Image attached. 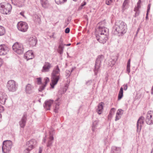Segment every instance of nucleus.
Segmentation results:
<instances>
[{
    "label": "nucleus",
    "instance_id": "obj_1",
    "mask_svg": "<svg viewBox=\"0 0 153 153\" xmlns=\"http://www.w3.org/2000/svg\"><path fill=\"white\" fill-rule=\"evenodd\" d=\"M127 26L126 23L122 21L116 22L113 27L112 33L118 36H122L126 33L127 30Z\"/></svg>",
    "mask_w": 153,
    "mask_h": 153
},
{
    "label": "nucleus",
    "instance_id": "obj_2",
    "mask_svg": "<svg viewBox=\"0 0 153 153\" xmlns=\"http://www.w3.org/2000/svg\"><path fill=\"white\" fill-rule=\"evenodd\" d=\"M60 70L58 65L55 66L51 74V82L50 85L52 88H53L54 86L57 83L60 79Z\"/></svg>",
    "mask_w": 153,
    "mask_h": 153
},
{
    "label": "nucleus",
    "instance_id": "obj_3",
    "mask_svg": "<svg viewBox=\"0 0 153 153\" xmlns=\"http://www.w3.org/2000/svg\"><path fill=\"white\" fill-rule=\"evenodd\" d=\"M104 59V56L102 55H98L96 60L94 71L95 75H97L100 71V68L101 65V62Z\"/></svg>",
    "mask_w": 153,
    "mask_h": 153
},
{
    "label": "nucleus",
    "instance_id": "obj_4",
    "mask_svg": "<svg viewBox=\"0 0 153 153\" xmlns=\"http://www.w3.org/2000/svg\"><path fill=\"white\" fill-rule=\"evenodd\" d=\"M12 143L10 140H5L3 143L2 151L3 153H9L11 150Z\"/></svg>",
    "mask_w": 153,
    "mask_h": 153
},
{
    "label": "nucleus",
    "instance_id": "obj_5",
    "mask_svg": "<svg viewBox=\"0 0 153 153\" xmlns=\"http://www.w3.org/2000/svg\"><path fill=\"white\" fill-rule=\"evenodd\" d=\"M7 87L9 91L14 92L17 89L18 84L14 80H10L8 81Z\"/></svg>",
    "mask_w": 153,
    "mask_h": 153
},
{
    "label": "nucleus",
    "instance_id": "obj_6",
    "mask_svg": "<svg viewBox=\"0 0 153 153\" xmlns=\"http://www.w3.org/2000/svg\"><path fill=\"white\" fill-rule=\"evenodd\" d=\"M12 9V6L10 4H8L6 5L0 4V12L1 13L7 14L10 13Z\"/></svg>",
    "mask_w": 153,
    "mask_h": 153
},
{
    "label": "nucleus",
    "instance_id": "obj_7",
    "mask_svg": "<svg viewBox=\"0 0 153 153\" xmlns=\"http://www.w3.org/2000/svg\"><path fill=\"white\" fill-rule=\"evenodd\" d=\"M14 51L18 54H22L23 53L24 48L22 45L18 42L15 43L12 46Z\"/></svg>",
    "mask_w": 153,
    "mask_h": 153
},
{
    "label": "nucleus",
    "instance_id": "obj_8",
    "mask_svg": "<svg viewBox=\"0 0 153 153\" xmlns=\"http://www.w3.org/2000/svg\"><path fill=\"white\" fill-rule=\"evenodd\" d=\"M17 26L18 30L22 32H26L28 28L27 24L25 22L22 21L19 22Z\"/></svg>",
    "mask_w": 153,
    "mask_h": 153
},
{
    "label": "nucleus",
    "instance_id": "obj_9",
    "mask_svg": "<svg viewBox=\"0 0 153 153\" xmlns=\"http://www.w3.org/2000/svg\"><path fill=\"white\" fill-rule=\"evenodd\" d=\"M146 122L147 124L149 125L153 124V111H148L146 115Z\"/></svg>",
    "mask_w": 153,
    "mask_h": 153
},
{
    "label": "nucleus",
    "instance_id": "obj_10",
    "mask_svg": "<svg viewBox=\"0 0 153 153\" xmlns=\"http://www.w3.org/2000/svg\"><path fill=\"white\" fill-rule=\"evenodd\" d=\"M144 118L143 117H141L138 120L137 123V131L140 132L141 130L142 126L144 122Z\"/></svg>",
    "mask_w": 153,
    "mask_h": 153
},
{
    "label": "nucleus",
    "instance_id": "obj_11",
    "mask_svg": "<svg viewBox=\"0 0 153 153\" xmlns=\"http://www.w3.org/2000/svg\"><path fill=\"white\" fill-rule=\"evenodd\" d=\"M27 116L26 113H24L21 120L19 122L21 128H24L25 126Z\"/></svg>",
    "mask_w": 153,
    "mask_h": 153
},
{
    "label": "nucleus",
    "instance_id": "obj_12",
    "mask_svg": "<svg viewBox=\"0 0 153 153\" xmlns=\"http://www.w3.org/2000/svg\"><path fill=\"white\" fill-rule=\"evenodd\" d=\"M8 51V48L5 45H0V55H5Z\"/></svg>",
    "mask_w": 153,
    "mask_h": 153
},
{
    "label": "nucleus",
    "instance_id": "obj_13",
    "mask_svg": "<svg viewBox=\"0 0 153 153\" xmlns=\"http://www.w3.org/2000/svg\"><path fill=\"white\" fill-rule=\"evenodd\" d=\"M54 130H51L50 131L49 137L47 145V147H50L51 146L53 142L54 139L53 134L54 133Z\"/></svg>",
    "mask_w": 153,
    "mask_h": 153
},
{
    "label": "nucleus",
    "instance_id": "obj_14",
    "mask_svg": "<svg viewBox=\"0 0 153 153\" xmlns=\"http://www.w3.org/2000/svg\"><path fill=\"white\" fill-rule=\"evenodd\" d=\"M28 42L30 46H35L37 42V40L35 36H31L28 39Z\"/></svg>",
    "mask_w": 153,
    "mask_h": 153
},
{
    "label": "nucleus",
    "instance_id": "obj_15",
    "mask_svg": "<svg viewBox=\"0 0 153 153\" xmlns=\"http://www.w3.org/2000/svg\"><path fill=\"white\" fill-rule=\"evenodd\" d=\"M53 102V101L51 100L45 101L43 105L44 108L46 110H50L51 105Z\"/></svg>",
    "mask_w": 153,
    "mask_h": 153
},
{
    "label": "nucleus",
    "instance_id": "obj_16",
    "mask_svg": "<svg viewBox=\"0 0 153 153\" xmlns=\"http://www.w3.org/2000/svg\"><path fill=\"white\" fill-rule=\"evenodd\" d=\"M51 67V64L49 63L46 62L42 67V72H47L49 71Z\"/></svg>",
    "mask_w": 153,
    "mask_h": 153
},
{
    "label": "nucleus",
    "instance_id": "obj_17",
    "mask_svg": "<svg viewBox=\"0 0 153 153\" xmlns=\"http://www.w3.org/2000/svg\"><path fill=\"white\" fill-rule=\"evenodd\" d=\"M12 4L19 7H22L23 5L24 0H11Z\"/></svg>",
    "mask_w": 153,
    "mask_h": 153
},
{
    "label": "nucleus",
    "instance_id": "obj_18",
    "mask_svg": "<svg viewBox=\"0 0 153 153\" xmlns=\"http://www.w3.org/2000/svg\"><path fill=\"white\" fill-rule=\"evenodd\" d=\"M7 96L6 94L4 93H0V103L2 104L5 103Z\"/></svg>",
    "mask_w": 153,
    "mask_h": 153
},
{
    "label": "nucleus",
    "instance_id": "obj_19",
    "mask_svg": "<svg viewBox=\"0 0 153 153\" xmlns=\"http://www.w3.org/2000/svg\"><path fill=\"white\" fill-rule=\"evenodd\" d=\"M99 34L104 33L105 35H108L109 31L108 29L105 27H99Z\"/></svg>",
    "mask_w": 153,
    "mask_h": 153
},
{
    "label": "nucleus",
    "instance_id": "obj_20",
    "mask_svg": "<svg viewBox=\"0 0 153 153\" xmlns=\"http://www.w3.org/2000/svg\"><path fill=\"white\" fill-rule=\"evenodd\" d=\"M24 56L27 60L32 59L34 57L33 53L32 51H29L26 52Z\"/></svg>",
    "mask_w": 153,
    "mask_h": 153
},
{
    "label": "nucleus",
    "instance_id": "obj_21",
    "mask_svg": "<svg viewBox=\"0 0 153 153\" xmlns=\"http://www.w3.org/2000/svg\"><path fill=\"white\" fill-rule=\"evenodd\" d=\"M36 144V141L32 139L27 142L26 145L28 148L30 149H32L33 148L34 146Z\"/></svg>",
    "mask_w": 153,
    "mask_h": 153
},
{
    "label": "nucleus",
    "instance_id": "obj_22",
    "mask_svg": "<svg viewBox=\"0 0 153 153\" xmlns=\"http://www.w3.org/2000/svg\"><path fill=\"white\" fill-rule=\"evenodd\" d=\"M111 153H121V148L112 146L111 148Z\"/></svg>",
    "mask_w": 153,
    "mask_h": 153
},
{
    "label": "nucleus",
    "instance_id": "obj_23",
    "mask_svg": "<svg viewBox=\"0 0 153 153\" xmlns=\"http://www.w3.org/2000/svg\"><path fill=\"white\" fill-rule=\"evenodd\" d=\"M33 87L30 84H28L26 87L25 91L27 94H30L33 92Z\"/></svg>",
    "mask_w": 153,
    "mask_h": 153
},
{
    "label": "nucleus",
    "instance_id": "obj_24",
    "mask_svg": "<svg viewBox=\"0 0 153 153\" xmlns=\"http://www.w3.org/2000/svg\"><path fill=\"white\" fill-rule=\"evenodd\" d=\"M59 98L58 97L55 101V103L56 104L54 108V112L56 113L58 112V110L59 108V105H60L59 100Z\"/></svg>",
    "mask_w": 153,
    "mask_h": 153
},
{
    "label": "nucleus",
    "instance_id": "obj_25",
    "mask_svg": "<svg viewBox=\"0 0 153 153\" xmlns=\"http://www.w3.org/2000/svg\"><path fill=\"white\" fill-rule=\"evenodd\" d=\"M104 105V103L101 102L99 103L98 106V108L97 111L99 114H101L103 109Z\"/></svg>",
    "mask_w": 153,
    "mask_h": 153
},
{
    "label": "nucleus",
    "instance_id": "obj_26",
    "mask_svg": "<svg viewBox=\"0 0 153 153\" xmlns=\"http://www.w3.org/2000/svg\"><path fill=\"white\" fill-rule=\"evenodd\" d=\"M128 7V0H125L123 4L122 9L123 12Z\"/></svg>",
    "mask_w": 153,
    "mask_h": 153
},
{
    "label": "nucleus",
    "instance_id": "obj_27",
    "mask_svg": "<svg viewBox=\"0 0 153 153\" xmlns=\"http://www.w3.org/2000/svg\"><path fill=\"white\" fill-rule=\"evenodd\" d=\"M97 39L100 43L104 44L105 43L108 39V38H106L105 39L102 38H98V37L97 36Z\"/></svg>",
    "mask_w": 153,
    "mask_h": 153
},
{
    "label": "nucleus",
    "instance_id": "obj_28",
    "mask_svg": "<svg viewBox=\"0 0 153 153\" xmlns=\"http://www.w3.org/2000/svg\"><path fill=\"white\" fill-rule=\"evenodd\" d=\"M41 3L42 6L44 8L47 7L48 6V3L47 0H41Z\"/></svg>",
    "mask_w": 153,
    "mask_h": 153
},
{
    "label": "nucleus",
    "instance_id": "obj_29",
    "mask_svg": "<svg viewBox=\"0 0 153 153\" xmlns=\"http://www.w3.org/2000/svg\"><path fill=\"white\" fill-rule=\"evenodd\" d=\"M98 122L99 121L98 120H95L93 122L92 127V130L93 131H94L96 128L98 123Z\"/></svg>",
    "mask_w": 153,
    "mask_h": 153
},
{
    "label": "nucleus",
    "instance_id": "obj_30",
    "mask_svg": "<svg viewBox=\"0 0 153 153\" xmlns=\"http://www.w3.org/2000/svg\"><path fill=\"white\" fill-rule=\"evenodd\" d=\"M5 33V30L4 28L0 25V36L4 35Z\"/></svg>",
    "mask_w": 153,
    "mask_h": 153
},
{
    "label": "nucleus",
    "instance_id": "obj_31",
    "mask_svg": "<svg viewBox=\"0 0 153 153\" xmlns=\"http://www.w3.org/2000/svg\"><path fill=\"white\" fill-rule=\"evenodd\" d=\"M67 1V0H55L56 3L58 4H62Z\"/></svg>",
    "mask_w": 153,
    "mask_h": 153
},
{
    "label": "nucleus",
    "instance_id": "obj_32",
    "mask_svg": "<svg viewBox=\"0 0 153 153\" xmlns=\"http://www.w3.org/2000/svg\"><path fill=\"white\" fill-rule=\"evenodd\" d=\"M108 35H105L104 33L102 34H99L97 36L98 37V38H102L105 39L106 38H108Z\"/></svg>",
    "mask_w": 153,
    "mask_h": 153
},
{
    "label": "nucleus",
    "instance_id": "obj_33",
    "mask_svg": "<svg viewBox=\"0 0 153 153\" xmlns=\"http://www.w3.org/2000/svg\"><path fill=\"white\" fill-rule=\"evenodd\" d=\"M64 44L63 43V40L61 38H60L59 42V47H64Z\"/></svg>",
    "mask_w": 153,
    "mask_h": 153
},
{
    "label": "nucleus",
    "instance_id": "obj_34",
    "mask_svg": "<svg viewBox=\"0 0 153 153\" xmlns=\"http://www.w3.org/2000/svg\"><path fill=\"white\" fill-rule=\"evenodd\" d=\"M116 114H117V115H122L123 114V110L122 109H119L117 111Z\"/></svg>",
    "mask_w": 153,
    "mask_h": 153
},
{
    "label": "nucleus",
    "instance_id": "obj_35",
    "mask_svg": "<svg viewBox=\"0 0 153 153\" xmlns=\"http://www.w3.org/2000/svg\"><path fill=\"white\" fill-rule=\"evenodd\" d=\"M71 73L70 71L68 70H66L65 71V75L67 78H68L71 75Z\"/></svg>",
    "mask_w": 153,
    "mask_h": 153
},
{
    "label": "nucleus",
    "instance_id": "obj_36",
    "mask_svg": "<svg viewBox=\"0 0 153 153\" xmlns=\"http://www.w3.org/2000/svg\"><path fill=\"white\" fill-rule=\"evenodd\" d=\"M64 47H59L58 52L60 54H62L63 53Z\"/></svg>",
    "mask_w": 153,
    "mask_h": 153
},
{
    "label": "nucleus",
    "instance_id": "obj_37",
    "mask_svg": "<svg viewBox=\"0 0 153 153\" xmlns=\"http://www.w3.org/2000/svg\"><path fill=\"white\" fill-rule=\"evenodd\" d=\"M113 0H106L105 3L107 5H110L113 2Z\"/></svg>",
    "mask_w": 153,
    "mask_h": 153
},
{
    "label": "nucleus",
    "instance_id": "obj_38",
    "mask_svg": "<svg viewBox=\"0 0 153 153\" xmlns=\"http://www.w3.org/2000/svg\"><path fill=\"white\" fill-rule=\"evenodd\" d=\"M4 110V108L2 105H0V118H1V113L3 112Z\"/></svg>",
    "mask_w": 153,
    "mask_h": 153
},
{
    "label": "nucleus",
    "instance_id": "obj_39",
    "mask_svg": "<svg viewBox=\"0 0 153 153\" xmlns=\"http://www.w3.org/2000/svg\"><path fill=\"white\" fill-rule=\"evenodd\" d=\"M45 86V85H43L41 86L39 88V91H42L44 89Z\"/></svg>",
    "mask_w": 153,
    "mask_h": 153
},
{
    "label": "nucleus",
    "instance_id": "obj_40",
    "mask_svg": "<svg viewBox=\"0 0 153 153\" xmlns=\"http://www.w3.org/2000/svg\"><path fill=\"white\" fill-rule=\"evenodd\" d=\"M115 111L116 109L115 108H112L110 110V113L113 115L115 112Z\"/></svg>",
    "mask_w": 153,
    "mask_h": 153
},
{
    "label": "nucleus",
    "instance_id": "obj_41",
    "mask_svg": "<svg viewBox=\"0 0 153 153\" xmlns=\"http://www.w3.org/2000/svg\"><path fill=\"white\" fill-rule=\"evenodd\" d=\"M140 7V6L137 5V6L135 7L134 9V11L135 12L139 11V9Z\"/></svg>",
    "mask_w": 153,
    "mask_h": 153
},
{
    "label": "nucleus",
    "instance_id": "obj_42",
    "mask_svg": "<svg viewBox=\"0 0 153 153\" xmlns=\"http://www.w3.org/2000/svg\"><path fill=\"white\" fill-rule=\"evenodd\" d=\"M123 94L119 93L118 95V100H120L123 97Z\"/></svg>",
    "mask_w": 153,
    "mask_h": 153
},
{
    "label": "nucleus",
    "instance_id": "obj_43",
    "mask_svg": "<svg viewBox=\"0 0 153 153\" xmlns=\"http://www.w3.org/2000/svg\"><path fill=\"white\" fill-rule=\"evenodd\" d=\"M32 149H30L28 147V148H27L24 150V153H29L30 151Z\"/></svg>",
    "mask_w": 153,
    "mask_h": 153
},
{
    "label": "nucleus",
    "instance_id": "obj_44",
    "mask_svg": "<svg viewBox=\"0 0 153 153\" xmlns=\"http://www.w3.org/2000/svg\"><path fill=\"white\" fill-rule=\"evenodd\" d=\"M121 118L120 115H117V114H116V116L115 117V120L117 121L118 120H119Z\"/></svg>",
    "mask_w": 153,
    "mask_h": 153
},
{
    "label": "nucleus",
    "instance_id": "obj_45",
    "mask_svg": "<svg viewBox=\"0 0 153 153\" xmlns=\"http://www.w3.org/2000/svg\"><path fill=\"white\" fill-rule=\"evenodd\" d=\"M44 80L45 84L44 85H45V86H46L47 83L49 82V79L48 78L46 77L44 79Z\"/></svg>",
    "mask_w": 153,
    "mask_h": 153
},
{
    "label": "nucleus",
    "instance_id": "obj_46",
    "mask_svg": "<svg viewBox=\"0 0 153 153\" xmlns=\"http://www.w3.org/2000/svg\"><path fill=\"white\" fill-rule=\"evenodd\" d=\"M37 83L39 85H40L42 83L41 78L40 77L37 78Z\"/></svg>",
    "mask_w": 153,
    "mask_h": 153
},
{
    "label": "nucleus",
    "instance_id": "obj_47",
    "mask_svg": "<svg viewBox=\"0 0 153 153\" xmlns=\"http://www.w3.org/2000/svg\"><path fill=\"white\" fill-rule=\"evenodd\" d=\"M92 80H89V81H88L86 83V84L87 85H91V83H92Z\"/></svg>",
    "mask_w": 153,
    "mask_h": 153
},
{
    "label": "nucleus",
    "instance_id": "obj_48",
    "mask_svg": "<svg viewBox=\"0 0 153 153\" xmlns=\"http://www.w3.org/2000/svg\"><path fill=\"white\" fill-rule=\"evenodd\" d=\"M140 14V11H136L134 15V17H136L138 16Z\"/></svg>",
    "mask_w": 153,
    "mask_h": 153
},
{
    "label": "nucleus",
    "instance_id": "obj_49",
    "mask_svg": "<svg viewBox=\"0 0 153 153\" xmlns=\"http://www.w3.org/2000/svg\"><path fill=\"white\" fill-rule=\"evenodd\" d=\"M70 31V28L68 27H67L66 28L65 30V32L66 33H69Z\"/></svg>",
    "mask_w": 153,
    "mask_h": 153
},
{
    "label": "nucleus",
    "instance_id": "obj_50",
    "mask_svg": "<svg viewBox=\"0 0 153 153\" xmlns=\"http://www.w3.org/2000/svg\"><path fill=\"white\" fill-rule=\"evenodd\" d=\"M130 62H131V59H128V62H127V67H130Z\"/></svg>",
    "mask_w": 153,
    "mask_h": 153
},
{
    "label": "nucleus",
    "instance_id": "obj_51",
    "mask_svg": "<svg viewBox=\"0 0 153 153\" xmlns=\"http://www.w3.org/2000/svg\"><path fill=\"white\" fill-rule=\"evenodd\" d=\"M151 5V4H149L148 5V7H147V12H146L149 13V10H150Z\"/></svg>",
    "mask_w": 153,
    "mask_h": 153
},
{
    "label": "nucleus",
    "instance_id": "obj_52",
    "mask_svg": "<svg viewBox=\"0 0 153 153\" xmlns=\"http://www.w3.org/2000/svg\"><path fill=\"white\" fill-rule=\"evenodd\" d=\"M86 4V2H83V3L81 4L80 7L82 8V7H83Z\"/></svg>",
    "mask_w": 153,
    "mask_h": 153
},
{
    "label": "nucleus",
    "instance_id": "obj_53",
    "mask_svg": "<svg viewBox=\"0 0 153 153\" xmlns=\"http://www.w3.org/2000/svg\"><path fill=\"white\" fill-rule=\"evenodd\" d=\"M123 86L124 87V88H123L124 90L125 91H126V90H127V88H128L127 84H126V85H123Z\"/></svg>",
    "mask_w": 153,
    "mask_h": 153
},
{
    "label": "nucleus",
    "instance_id": "obj_54",
    "mask_svg": "<svg viewBox=\"0 0 153 153\" xmlns=\"http://www.w3.org/2000/svg\"><path fill=\"white\" fill-rule=\"evenodd\" d=\"M119 93L123 94V87H121L120 88Z\"/></svg>",
    "mask_w": 153,
    "mask_h": 153
},
{
    "label": "nucleus",
    "instance_id": "obj_55",
    "mask_svg": "<svg viewBox=\"0 0 153 153\" xmlns=\"http://www.w3.org/2000/svg\"><path fill=\"white\" fill-rule=\"evenodd\" d=\"M126 70L127 72H128V74H129V73L130 72V68L127 67Z\"/></svg>",
    "mask_w": 153,
    "mask_h": 153
},
{
    "label": "nucleus",
    "instance_id": "obj_56",
    "mask_svg": "<svg viewBox=\"0 0 153 153\" xmlns=\"http://www.w3.org/2000/svg\"><path fill=\"white\" fill-rule=\"evenodd\" d=\"M66 91V89L65 91H64V89H63V91L62 92H60V91H59V93L61 95L62 94H64L65 92Z\"/></svg>",
    "mask_w": 153,
    "mask_h": 153
},
{
    "label": "nucleus",
    "instance_id": "obj_57",
    "mask_svg": "<svg viewBox=\"0 0 153 153\" xmlns=\"http://www.w3.org/2000/svg\"><path fill=\"white\" fill-rule=\"evenodd\" d=\"M141 1L140 0H139L138 2L137 3V5L140 6V4L141 3Z\"/></svg>",
    "mask_w": 153,
    "mask_h": 153
},
{
    "label": "nucleus",
    "instance_id": "obj_58",
    "mask_svg": "<svg viewBox=\"0 0 153 153\" xmlns=\"http://www.w3.org/2000/svg\"><path fill=\"white\" fill-rule=\"evenodd\" d=\"M20 14L23 16V17H24V12H22L20 13Z\"/></svg>",
    "mask_w": 153,
    "mask_h": 153
},
{
    "label": "nucleus",
    "instance_id": "obj_59",
    "mask_svg": "<svg viewBox=\"0 0 153 153\" xmlns=\"http://www.w3.org/2000/svg\"><path fill=\"white\" fill-rule=\"evenodd\" d=\"M42 148L40 147L39 149V153H41L42 152Z\"/></svg>",
    "mask_w": 153,
    "mask_h": 153
},
{
    "label": "nucleus",
    "instance_id": "obj_60",
    "mask_svg": "<svg viewBox=\"0 0 153 153\" xmlns=\"http://www.w3.org/2000/svg\"><path fill=\"white\" fill-rule=\"evenodd\" d=\"M148 14H149V13L146 12V19H148Z\"/></svg>",
    "mask_w": 153,
    "mask_h": 153
},
{
    "label": "nucleus",
    "instance_id": "obj_61",
    "mask_svg": "<svg viewBox=\"0 0 153 153\" xmlns=\"http://www.w3.org/2000/svg\"><path fill=\"white\" fill-rule=\"evenodd\" d=\"M140 30V28H138L137 32H136V36H137V34L138 32L139 31V30Z\"/></svg>",
    "mask_w": 153,
    "mask_h": 153
},
{
    "label": "nucleus",
    "instance_id": "obj_62",
    "mask_svg": "<svg viewBox=\"0 0 153 153\" xmlns=\"http://www.w3.org/2000/svg\"><path fill=\"white\" fill-rule=\"evenodd\" d=\"M112 115H113L112 114H110V113H109V115H108V117H112Z\"/></svg>",
    "mask_w": 153,
    "mask_h": 153
},
{
    "label": "nucleus",
    "instance_id": "obj_63",
    "mask_svg": "<svg viewBox=\"0 0 153 153\" xmlns=\"http://www.w3.org/2000/svg\"><path fill=\"white\" fill-rule=\"evenodd\" d=\"M75 68H72L71 70V71L70 72V73H72L73 71L74 70V69H75Z\"/></svg>",
    "mask_w": 153,
    "mask_h": 153
},
{
    "label": "nucleus",
    "instance_id": "obj_64",
    "mask_svg": "<svg viewBox=\"0 0 153 153\" xmlns=\"http://www.w3.org/2000/svg\"><path fill=\"white\" fill-rule=\"evenodd\" d=\"M151 93L152 94H153V89L152 88L151 89Z\"/></svg>",
    "mask_w": 153,
    "mask_h": 153
}]
</instances>
